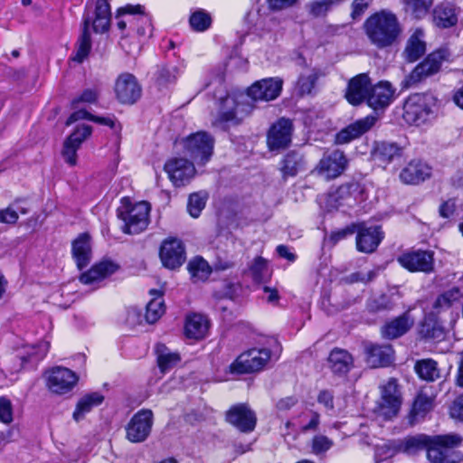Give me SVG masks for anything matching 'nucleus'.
Here are the masks:
<instances>
[{
  "label": "nucleus",
  "mask_w": 463,
  "mask_h": 463,
  "mask_svg": "<svg viewBox=\"0 0 463 463\" xmlns=\"http://www.w3.org/2000/svg\"><path fill=\"white\" fill-rule=\"evenodd\" d=\"M303 164V156L295 151H291L284 156L281 162L280 171L284 177L295 176L298 172L302 169Z\"/></svg>",
  "instance_id": "obj_47"
},
{
  "label": "nucleus",
  "mask_w": 463,
  "mask_h": 463,
  "mask_svg": "<svg viewBox=\"0 0 463 463\" xmlns=\"http://www.w3.org/2000/svg\"><path fill=\"white\" fill-rule=\"evenodd\" d=\"M153 425V412L150 410L138 411L128 424L127 439L131 442H142L149 435Z\"/></svg>",
  "instance_id": "obj_15"
},
{
  "label": "nucleus",
  "mask_w": 463,
  "mask_h": 463,
  "mask_svg": "<svg viewBox=\"0 0 463 463\" xmlns=\"http://www.w3.org/2000/svg\"><path fill=\"white\" fill-rule=\"evenodd\" d=\"M458 434L438 435L431 437L427 458L432 463H459L462 455L455 450L462 443Z\"/></svg>",
  "instance_id": "obj_3"
},
{
  "label": "nucleus",
  "mask_w": 463,
  "mask_h": 463,
  "mask_svg": "<svg viewBox=\"0 0 463 463\" xmlns=\"http://www.w3.org/2000/svg\"><path fill=\"white\" fill-rule=\"evenodd\" d=\"M430 442H431V437L425 434L408 436L399 440L395 445V449L398 452L415 455L422 450L428 452Z\"/></svg>",
  "instance_id": "obj_29"
},
{
  "label": "nucleus",
  "mask_w": 463,
  "mask_h": 463,
  "mask_svg": "<svg viewBox=\"0 0 463 463\" xmlns=\"http://www.w3.org/2000/svg\"><path fill=\"white\" fill-rule=\"evenodd\" d=\"M380 390L381 397L374 412L384 420H390L398 414L402 402L397 380L389 379L386 383L380 386Z\"/></svg>",
  "instance_id": "obj_7"
},
{
  "label": "nucleus",
  "mask_w": 463,
  "mask_h": 463,
  "mask_svg": "<svg viewBox=\"0 0 463 463\" xmlns=\"http://www.w3.org/2000/svg\"><path fill=\"white\" fill-rule=\"evenodd\" d=\"M149 204L139 202L132 206H122L118 209V217L123 221L122 231L127 234H137L143 232L148 225Z\"/></svg>",
  "instance_id": "obj_6"
},
{
  "label": "nucleus",
  "mask_w": 463,
  "mask_h": 463,
  "mask_svg": "<svg viewBox=\"0 0 463 463\" xmlns=\"http://www.w3.org/2000/svg\"><path fill=\"white\" fill-rule=\"evenodd\" d=\"M365 353L366 362L371 367L389 366L394 360V351L391 345H370Z\"/></svg>",
  "instance_id": "obj_24"
},
{
  "label": "nucleus",
  "mask_w": 463,
  "mask_h": 463,
  "mask_svg": "<svg viewBox=\"0 0 463 463\" xmlns=\"http://www.w3.org/2000/svg\"><path fill=\"white\" fill-rule=\"evenodd\" d=\"M430 174L431 169L427 164L412 160L402 170L400 179L404 184H415L430 177Z\"/></svg>",
  "instance_id": "obj_26"
},
{
  "label": "nucleus",
  "mask_w": 463,
  "mask_h": 463,
  "mask_svg": "<svg viewBox=\"0 0 463 463\" xmlns=\"http://www.w3.org/2000/svg\"><path fill=\"white\" fill-rule=\"evenodd\" d=\"M165 303L163 298L157 294L146 305L145 318L147 323H156L165 313Z\"/></svg>",
  "instance_id": "obj_50"
},
{
  "label": "nucleus",
  "mask_w": 463,
  "mask_h": 463,
  "mask_svg": "<svg viewBox=\"0 0 463 463\" xmlns=\"http://www.w3.org/2000/svg\"><path fill=\"white\" fill-rule=\"evenodd\" d=\"M404 4L407 12L420 19L428 14L433 0H404Z\"/></svg>",
  "instance_id": "obj_53"
},
{
  "label": "nucleus",
  "mask_w": 463,
  "mask_h": 463,
  "mask_svg": "<svg viewBox=\"0 0 463 463\" xmlns=\"http://www.w3.org/2000/svg\"><path fill=\"white\" fill-rule=\"evenodd\" d=\"M328 365L334 373L345 374L353 365V357L347 351L335 348L328 356Z\"/></svg>",
  "instance_id": "obj_35"
},
{
  "label": "nucleus",
  "mask_w": 463,
  "mask_h": 463,
  "mask_svg": "<svg viewBox=\"0 0 463 463\" xmlns=\"http://www.w3.org/2000/svg\"><path fill=\"white\" fill-rule=\"evenodd\" d=\"M187 269L194 282L206 280L212 272L208 262L201 257L192 260L188 263Z\"/></svg>",
  "instance_id": "obj_48"
},
{
  "label": "nucleus",
  "mask_w": 463,
  "mask_h": 463,
  "mask_svg": "<svg viewBox=\"0 0 463 463\" xmlns=\"http://www.w3.org/2000/svg\"><path fill=\"white\" fill-rule=\"evenodd\" d=\"M270 351L267 348H252L241 354L231 364L235 373H251L260 371L270 360Z\"/></svg>",
  "instance_id": "obj_8"
},
{
  "label": "nucleus",
  "mask_w": 463,
  "mask_h": 463,
  "mask_svg": "<svg viewBox=\"0 0 463 463\" xmlns=\"http://www.w3.org/2000/svg\"><path fill=\"white\" fill-rule=\"evenodd\" d=\"M433 407V399L428 396L423 392H420L416 396L412 409L411 416L414 419L423 418Z\"/></svg>",
  "instance_id": "obj_51"
},
{
  "label": "nucleus",
  "mask_w": 463,
  "mask_h": 463,
  "mask_svg": "<svg viewBox=\"0 0 463 463\" xmlns=\"http://www.w3.org/2000/svg\"><path fill=\"white\" fill-rule=\"evenodd\" d=\"M432 20L436 26L439 28H449L458 23V15L453 5L446 3L439 4L432 13Z\"/></svg>",
  "instance_id": "obj_33"
},
{
  "label": "nucleus",
  "mask_w": 463,
  "mask_h": 463,
  "mask_svg": "<svg viewBox=\"0 0 463 463\" xmlns=\"http://www.w3.org/2000/svg\"><path fill=\"white\" fill-rule=\"evenodd\" d=\"M397 261L410 272L430 274L435 269L434 252L431 250H409L401 254Z\"/></svg>",
  "instance_id": "obj_9"
},
{
  "label": "nucleus",
  "mask_w": 463,
  "mask_h": 463,
  "mask_svg": "<svg viewBox=\"0 0 463 463\" xmlns=\"http://www.w3.org/2000/svg\"><path fill=\"white\" fill-rule=\"evenodd\" d=\"M165 170L175 187L184 186L195 175L194 163L185 158H173L165 165Z\"/></svg>",
  "instance_id": "obj_16"
},
{
  "label": "nucleus",
  "mask_w": 463,
  "mask_h": 463,
  "mask_svg": "<svg viewBox=\"0 0 463 463\" xmlns=\"http://www.w3.org/2000/svg\"><path fill=\"white\" fill-rule=\"evenodd\" d=\"M143 8L141 5H127L121 9L122 14L126 16L124 19L118 22V27L120 30L126 29L127 25L129 24L131 28L134 26L136 12Z\"/></svg>",
  "instance_id": "obj_59"
},
{
  "label": "nucleus",
  "mask_w": 463,
  "mask_h": 463,
  "mask_svg": "<svg viewBox=\"0 0 463 463\" xmlns=\"http://www.w3.org/2000/svg\"><path fill=\"white\" fill-rule=\"evenodd\" d=\"M89 119L90 121H93L95 123L109 126L111 129H113L116 133H119L122 129V127L120 123L116 119L115 117H99V116H93L90 114L88 111L83 109H79L75 112H73L67 119L66 125L70 126L72 123L80 120V119Z\"/></svg>",
  "instance_id": "obj_36"
},
{
  "label": "nucleus",
  "mask_w": 463,
  "mask_h": 463,
  "mask_svg": "<svg viewBox=\"0 0 463 463\" xmlns=\"http://www.w3.org/2000/svg\"><path fill=\"white\" fill-rule=\"evenodd\" d=\"M159 257L164 267L169 269L180 268L185 261V250L183 242L175 238L165 240L160 247Z\"/></svg>",
  "instance_id": "obj_18"
},
{
  "label": "nucleus",
  "mask_w": 463,
  "mask_h": 463,
  "mask_svg": "<svg viewBox=\"0 0 463 463\" xmlns=\"http://www.w3.org/2000/svg\"><path fill=\"white\" fill-rule=\"evenodd\" d=\"M157 364L162 373H166L175 367L181 357L178 353L171 352L165 345L158 344L156 347Z\"/></svg>",
  "instance_id": "obj_43"
},
{
  "label": "nucleus",
  "mask_w": 463,
  "mask_h": 463,
  "mask_svg": "<svg viewBox=\"0 0 463 463\" xmlns=\"http://www.w3.org/2000/svg\"><path fill=\"white\" fill-rule=\"evenodd\" d=\"M189 23L194 31L204 32L211 26L212 17L206 11L199 9L192 13Z\"/></svg>",
  "instance_id": "obj_52"
},
{
  "label": "nucleus",
  "mask_w": 463,
  "mask_h": 463,
  "mask_svg": "<svg viewBox=\"0 0 463 463\" xmlns=\"http://www.w3.org/2000/svg\"><path fill=\"white\" fill-rule=\"evenodd\" d=\"M46 386L56 394H64L72 390L78 376L70 369L57 366L45 373Z\"/></svg>",
  "instance_id": "obj_11"
},
{
  "label": "nucleus",
  "mask_w": 463,
  "mask_h": 463,
  "mask_svg": "<svg viewBox=\"0 0 463 463\" xmlns=\"http://www.w3.org/2000/svg\"><path fill=\"white\" fill-rule=\"evenodd\" d=\"M450 415L452 418L463 420V394L457 397L453 402Z\"/></svg>",
  "instance_id": "obj_64"
},
{
  "label": "nucleus",
  "mask_w": 463,
  "mask_h": 463,
  "mask_svg": "<svg viewBox=\"0 0 463 463\" xmlns=\"http://www.w3.org/2000/svg\"><path fill=\"white\" fill-rule=\"evenodd\" d=\"M178 76L176 66H164L159 69L156 82L160 87H166L174 83Z\"/></svg>",
  "instance_id": "obj_56"
},
{
  "label": "nucleus",
  "mask_w": 463,
  "mask_h": 463,
  "mask_svg": "<svg viewBox=\"0 0 463 463\" xmlns=\"http://www.w3.org/2000/svg\"><path fill=\"white\" fill-rule=\"evenodd\" d=\"M356 249L360 252H373L383 235L380 226H366L364 223H357Z\"/></svg>",
  "instance_id": "obj_20"
},
{
  "label": "nucleus",
  "mask_w": 463,
  "mask_h": 463,
  "mask_svg": "<svg viewBox=\"0 0 463 463\" xmlns=\"http://www.w3.org/2000/svg\"><path fill=\"white\" fill-rule=\"evenodd\" d=\"M402 299V294L398 289H390L388 292L372 298L367 302L370 312H381L392 309Z\"/></svg>",
  "instance_id": "obj_31"
},
{
  "label": "nucleus",
  "mask_w": 463,
  "mask_h": 463,
  "mask_svg": "<svg viewBox=\"0 0 463 463\" xmlns=\"http://www.w3.org/2000/svg\"><path fill=\"white\" fill-rule=\"evenodd\" d=\"M342 2L343 0H313L306 5V9L311 17L322 18Z\"/></svg>",
  "instance_id": "obj_46"
},
{
  "label": "nucleus",
  "mask_w": 463,
  "mask_h": 463,
  "mask_svg": "<svg viewBox=\"0 0 463 463\" xmlns=\"http://www.w3.org/2000/svg\"><path fill=\"white\" fill-rule=\"evenodd\" d=\"M250 270L253 279L259 283L264 281L268 277H269L268 263L266 260L261 257L254 259Z\"/></svg>",
  "instance_id": "obj_55"
},
{
  "label": "nucleus",
  "mask_w": 463,
  "mask_h": 463,
  "mask_svg": "<svg viewBox=\"0 0 463 463\" xmlns=\"http://www.w3.org/2000/svg\"><path fill=\"white\" fill-rule=\"evenodd\" d=\"M80 147L75 146L73 145H71L67 142H64L63 149H62V156L64 157V160L70 165H75L77 162V150Z\"/></svg>",
  "instance_id": "obj_62"
},
{
  "label": "nucleus",
  "mask_w": 463,
  "mask_h": 463,
  "mask_svg": "<svg viewBox=\"0 0 463 463\" xmlns=\"http://www.w3.org/2000/svg\"><path fill=\"white\" fill-rule=\"evenodd\" d=\"M283 80L279 78H266L257 80L247 89L245 94L252 101H269L277 99L282 90Z\"/></svg>",
  "instance_id": "obj_13"
},
{
  "label": "nucleus",
  "mask_w": 463,
  "mask_h": 463,
  "mask_svg": "<svg viewBox=\"0 0 463 463\" xmlns=\"http://www.w3.org/2000/svg\"><path fill=\"white\" fill-rule=\"evenodd\" d=\"M371 80L367 73H360L352 78L347 85L345 99L354 105H359L364 100L367 101L371 89Z\"/></svg>",
  "instance_id": "obj_21"
},
{
  "label": "nucleus",
  "mask_w": 463,
  "mask_h": 463,
  "mask_svg": "<svg viewBox=\"0 0 463 463\" xmlns=\"http://www.w3.org/2000/svg\"><path fill=\"white\" fill-rule=\"evenodd\" d=\"M184 154L197 165H205L213 153L214 139L204 131L191 134L183 140Z\"/></svg>",
  "instance_id": "obj_5"
},
{
  "label": "nucleus",
  "mask_w": 463,
  "mask_h": 463,
  "mask_svg": "<svg viewBox=\"0 0 463 463\" xmlns=\"http://www.w3.org/2000/svg\"><path fill=\"white\" fill-rule=\"evenodd\" d=\"M90 20L84 18L82 33L77 42L75 54L71 58L74 61L81 63L89 55L91 49L90 34L89 33Z\"/></svg>",
  "instance_id": "obj_42"
},
{
  "label": "nucleus",
  "mask_w": 463,
  "mask_h": 463,
  "mask_svg": "<svg viewBox=\"0 0 463 463\" xmlns=\"http://www.w3.org/2000/svg\"><path fill=\"white\" fill-rule=\"evenodd\" d=\"M376 120L377 118L373 115H369L364 118L356 120L336 134L335 143L340 145L346 144L360 137L374 126Z\"/></svg>",
  "instance_id": "obj_22"
},
{
  "label": "nucleus",
  "mask_w": 463,
  "mask_h": 463,
  "mask_svg": "<svg viewBox=\"0 0 463 463\" xmlns=\"http://www.w3.org/2000/svg\"><path fill=\"white\" fill-rule=\"evenodd\" d=\"M118 266L111 260H103L94 265L87 272L82 273L80 281L85 285H93L112 275Z\"/></svg>",
  "instance_id": "obj_27"
},
{
  "label": "nucleus",
  "mask_w": 463,
  "mask_h": 463,
  "mask_svg": "<svg viewBox=\"0 0 463 463\" xmlns=\"http://www.w3.org/2000/svg\"><path fill=\"white\" fill-rule=\"evenodd\" d=\"M348 159L339 149L326 152L317 165L314 172L326 180L340 176L347 168Z\"/></svg>",
  "instance_id": "obj_10"
},
{
  "label": "nucleus",
  "mask_w": 463,
  "mask_h": 463,
  "mask_svg": "<svg viewBox=\"0 0 463 463\" xmlns=\"http://www.w3.org/2000/svg\"><path fill=\"white\" fill-rule=\"evenodd\" d=\"M424 33L420 29H417L407 41L403 51V57L409 62H414L419 60L426 52V44L423 41Z\"/></svg>",
  "instance_id": "obj_34"
},
{
  "label": "nucleus",
  "mask_w": 463,
  "mask_h": 463,
  "mask_svg": "<svg viewBox=\"0 0 463 463\" xmlns=\"http://www.w3.org/2000/svg\"><path fill=\"white\" fill-rule=\"evenodd\" d=\"M91 132L92 128L89 125L78 126L65 142L80 147L82 142L91 135Z\"/></svg>",
  "instance_id": "obj_57"
},
{
  "label": "nucleus",
  "mask_w": 463,
  "mask_h": 463,
  "mask_svg": "<svg viewBox=\"0 0 463 463\" xmlns=\"http://www.w3.org/2000/svg\"><path fill=\"white\" fill-rule=\"evenodd\" d=\"M255 106L244 93H231L221 99L214 125L222 123L240 124L254 109Z\"/></svg>",
  "instance_id": "obj_2"
},
{
  "label": "nucleus",
  "mask_w": 463,
  "mask_h": 463,
  "mask_svg": "<svg viewBox=\"0 0 463 463\" xmlns=\"http://www.w3.org/2000/svg\"><path fill=\"white\" fill-rule=\"evenodd\" d=\"M334 442L325 435H316L311 441L312 452L316 455L326 453L329 450Z\"/></svg>",
  "instance_id": "obj_58"
},
{
  "label": "nucleus",
  "mask_w": 463,
  "mask_h": 463,
  "mask_svg": "<svg viewBox=\"0 0 463 463\" xmlns=\"http://www.w3.org/2000/svg\"><path fill=\"white\" fill-rule=\"evenodd\" d=\"M413 325V319L405 313L389 322L382 327V335L387 339H395L409 331Z\"/></svg>",
  "instance_id": "obj_30"
},
{
  "label": "nucleus",
  "mask_w": 463,
  "mask_h": 463,
  "mask_svg": "<svg viewBox=\"0 0 463 463\" xmlns=\"http://www.w3.org/2000/svg\"><path fill=\"white\" fill-rule=\"evenodd\" d=\"M72 255L80 269L85 268L91 258L90 238L88 234H80L72 242Z\"/></svg>",
  "instance_id": "obj_32"
},
{
  "label": "nucleus",
  "mask_w": 463,
  "mask_h": 463,
  "mask_svg": "<svg viewBox=\"0 0 463 463\" xmlns=\"http://www.w3.org/2000/svg\"><path fill=\"white\" fill-rule=\"evenodd\" d=\"M414 370L420 379L427 382H434L440 377L438 363L431 358L418 360Z\"/></svg>",
  "instance_id": "obj_41"
},
{
  "label": "nucleus",
  "mask_w": 463,
  "mask_h": 463,
  "mask_svg": "<svg viewBox=\"0 0 463 463\" xmlns=\"http://www.w3.org/2000/svg\"><path fill=\"white\" fill-rule=\"evenodd\" d=\"M462 293L459 288L453 287L440 294L433 303V309L436 314L448 310L454 303L460 301Z\"/></svg>",
  "instance_id": "obj_44"
},
{
  "label": "nucleus",
  "mask_w": 463,
  "mask_h": 463,
  "mask_svg": "<svg viewBox=\"0 0 463 463\" xmlns=\"http://www.w3.org/2000/svg\"><path fill=\"white\" fill-rule=\"evenodd\" d=\"M446 50H438L430 53L426 59L419 63L407 78L409 84H416L427 77L437 73L443 62L447 59Z\"/></svg>",
  "instance_id": "obj_12"
},
{
  "label": "nucleus",
  "mask_w": 463,
  "mask_h": 463,
  "mask_svg": "<svg viewBox=\"0 0 463 463\" xmlns=\"http://www.w3.org/2000/svg\"><path fill=\"white\" fill-rule=\"evenodd\" d=\"M225 420L243 433L253 431L257 423L255 412L245 403L232 406L226 412Z\"/></svg>",
  "instance_id": "obj_14"
},
{
  "label": "nucleus",
  "mask_w": 463,
  "mask_h": 463,
  "mask_svg": "<svg viewBox=\"0 0 463 463\" xmlns=\"http://www.w3.org/2000/svg\"><path fill=\"white\" fill-rule=\"evenodd\" d=\"M206 200L207 194L205 192H198L190 194L187 203L189 214L194 218H197L204 208Z\"/></svg>",
  "instance_id": "obj_54"
},
{
  "label": "nucleus",
  "mask_w": 463,
  "mask_h": 463,
  "mask_svg": "<svg viewBox=\"0 0 463 463\" xmlns=\"http://www.w3.org/2000/svg\"><path fill=\"white\" fill-rule=\"evenodd\" d=\"M322 76L320 70L309 68L303 71L296 83V90L300 96L311 95L318 79Z\"/></svg>",
  "instance_id": "obj_37"
},
{
  "label": "nucleus",
  "mask_w": 463,
  "mask_h": 463,
  "mask_svg": "<svg viewBox=\"0 0 463 463\" xmlns=\"http://www.w3.org/2000/svg\"><path fill=\"white\" fill-rule=\"evenodd\" d=\"M307 416L309 417V421L301 426L302 432L315 431L317 430L320 423V415L317 411H310Z\"/></svg>",
  "instance_id": "obj_63"
},
{
  "label": "nucleus",
  "mask_w": 463,
  "mask_h": 463,
  "mask_svg": "<svg viewBox=\"0 0 463 463\" xmlns=\"http://www.w3.org/2000/svg\"><path fill=\"white\" fill-rule=\"evenodd\" d=\"M419 334L426 340L440 341L444 338V328L434 316L430 315L420 323Z\"/></svg>",
  "instance_id": "obj_38"
},
{
  "label": "nucleus",
  "mask_w": 463,
  "mask_h": 463,
  "mask_svg": "<svg viewBox=\"0 0 463 463\" xmlns=\"http://www.w3.org/2000/svg\"><path fill=\"white\" fill-rule=\"evenodd\" d=\"M104 397L99 392H91L80 399L73 412V419L76 421L83 419L85 414L90 412L92 408L102 403Z\"/></svg>",
  "instance_id": "obj_40"
},
{
  "label": "nucleus",
  "mask_w": 463,
  "mask_h": 463,
  "mask_svg": "<svg viewBox=\"0 0 463 463\" xmlns=\"http://www.w3.org/2000/svg\"><path fill=\"white\" fill-rule=\"evenodd\" d=\"M364 30L370 43L378 49L393 45L402 32L398 17L389 10L371 14L364 24Z\"/></svg>",
  "instance_id": "obj_1"
},
{
  "label": "nucleus",
  "mask_w": 463,
  "mask_h": 463,
  "mask_svg": "<svg viewBox=\"0 0 463 463\" xmlns=\"http://www.w3.org/2000/svg\"><path fill=\"white\" fill-rule=\"evenodd\" d=\"M133 29L136 30L137 35L140 37L150 38L152 36V18L149 14H145L142 8L136 12Z\"/></svg>",
  "instance_id": "obj_49"
},
{
  "label": "nucleus",
  "mask_w": 463,
  "mask_h": 463,
  "mask_svg": "<svg viewBox=\"0 0 463 463\" xmlns=\"http://www.w3.org/2000/svg\"><path fill=\"white\" fill-rule=\"evenodd\" d=\"M115 93L120 103L133 104L141 96V87L133 74L125 72L115 82Z\"/></svg>",
  "instance_id": "obj_19"
},
{
  "label": "nucleus",
  "mask_w": 463,
  "mask_h": 463,
  "mask_svg": "<svg viewBox=\"0 0 463 463\" xmlns=\"http://www.w3.org/2000/svg\"><path fill=\"white\" fill-rule=\"evenodd\" d=\"M356 230L357 223H352L351 225H348L343 229L332 232L329 235V241L335 245L338 241L345 240L348 236L355 233Z\"/></svg>",
  "instance_id": "obj_60"
},
{
  "label": "nucleus",
  "mask_w": 463,
  "mask_h": 463,
  "mask_svg": "<svg viewBox=\"0 0 463 463\" xmlns=\"http://www.w3.org/2000/svg\"><path fill=\"white\" fill-rule=\"evenodd\" d=\"M210 327L209 319L201 314H191L185 318L184 335L187 338L201 340L207 335Z\"/></svg>",
  "instance_id": "obj_25"
},
{
  "label": "nucleus",
  "mask_w": 463,
  "mask_h": 463,
  "mask_svg": "<svg viewBox=\"0 0 463 463\" xmlns=\"http://www.w3.org/2000/svg\"><path fill=\"white\" fill-rule=\"evenodd\" d=\"M110 6L107 0H98L95 8V18L91 21L89 17L90 24L92 23L95 33H104L109 29L110 23Z\"/></svg>",
  "instance_id": "obj_39"
},
{
  "label": "nucleus",
  "mask_w": 463,
  "mask_h": 463,
  "mask_svg": "<svg viewBox=\"0 0 463 463\" xmlns=\"http://www.w3.org/2000/svg\"><path fill=\"white\" fill-rule=\"evenodd\" d=\"M293 132L292 121L281 118L269 128L267 135V144L271 151L287 148L291 143Z\"/></svg>",
  "instance_id": "obj_17"
},
{
  "label": "nucleus",
  "mask_w": 463,
  "mask_h": 463,
  "mask_svg": "<svg viewBox=\"0 0 463 463\" xmlns=\"http://www.w3.org/2000/svg\"><path fill=\"white\" fill-rule=\"evenodd\" d=\"M0 421L5 424L13 421L12 402L5 397H0Z\"/></svg>",
  "instance_id": "obj_61"
},
{
  "label": "nucleus",
  "mask_w": 463,
  "mask_h": 463,
  "mask_svg": "<svg viewBox=\"0 0 463 463\" xmlns=\"http://www.w3.org/2000/svg\"><path fill=\"white\" fill-rule=\"evenodd\" d=\"M434 103L431 95L411 94L404 101L402 118L409 125L420 126L429 119Z\"/></svg>",
  "instance_id": "obj_4"
},
{
  "label": "nucleus",
  "mask_w": 463,
  "mask_h": 463,
  "mask_svg": "<svg viewBox=\"0 0 463 463\" xmlns=\"http://www.w3.org/2000/svg\"><path fill=\"white\" fill-rule=\"evenodd\" d=\"M28 213L29 209L24 205V201L17 199L5 209L0 210V222L5 224H14L19 219V213L26 214Z\"/></svg>",
  "instance_id": "obj_45"
},
{
  "label": "nucleus",
  "mask_w": 463,
  "mask_h": 463,
  "mask_svg": "<svg viewBox=\"0 0 463 463\" xmlns=\"http://www.w3.org/2000/svg\"><path fill=\"white\" fill-rule=\"evenodd\" d=\"M395 90L389 81H380L371 85L367 104L374 110L383 109L388 107L394 99Z\"/></svg>",
  "instance_id": "obj_23"
},
{
  "label": "nucleus",
  "mask_w": 463,
  "mask_h": 463,
  "mask_svg": "<svg viewBox=\"0 0 463 463\" xmlns=\"http://www.w3.org/2000/svg\"><path fill=\"white\" fill-rule=\"evenodd\" d=\"M402 148L396 143L375 142L371 152L373 160L379 165H386L401 156Z\"/></svg>",
  "instance_id": "obj_28"
}]
</instances>
